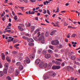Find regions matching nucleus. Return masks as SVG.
I'll return each instance as SVG.
<instances>
[{
  "label": "nucleus",
  "instance_id": "obj_1",
  "mask_svg": "<svg viewBox=\"0 0 80 80\" xmlns=\"http://www.w3.org/2000/svg\"><path fill=\"white\" fill-rule=\"evenodd\" d=\"M30 61L29 60V59L28 58V57H26V60H24L23 64V65L24 66H26L27 63H30Z\"/></svg>",
  "mask_w": 80,
  "mask_h": 80
},
{
  "label": "nucleus",
  "instance_id": "obj_2",
  "mask_svg": "<svg viewBox=\"0 0 80 80\" xmlns=\"http://www.w3.org/2000/svg\"><path fill=\"white\" fill-rule=\"evenodd\" d=\"M56 60L57 61H56V65H60L61 64V63L60 62H62V60L61 59H56Z\"/></svg>",
  "mask_w": 80,
  "mask_h": 80
},
{
  "label": "nucleus",
  "instance_id": "obj_3",
  "mask_svg": "<svg viewBox=\"0 0 80 80\" xmlns=\"http://www.w3.org/2000/svg\"><path fill=\"white\" fill-rule=\"evenodd\" d=\"M59 44V42L58 40H54L51 42V44L53 45H57Z\"/></svg>",
  "mask_w": 80,
  "mask_h": 80
},
{
  "label": "nucleus",
  "instance_id": "obj_4",
  "mask_svg": "<svg viewBox=\"0 0 80 80\" xmlns=\"http://www.w3.org/2000/svg\"><path fill=\"white\" fill-rule=\"evenodd\" d=\"M40 36V32H39L37 33V36L36 37H33V39H34L35 40H38L39 39Z\"/></svg>",
  "mask_w": 80,
  "mask_h": 80
},
{
  "label": "nucleus",
  "instance_id": "obj_5",
  "mask_svg": "<svg viewBox=\"0 0 80 80\" xmlns=\"http://www.w3.org/2000/svg\"><path fill=\"white\" fill-rule=\"evenodd\" d=\"M67 70H68V71H70L71 70H72V71H73V70L74 69H73V68L71 67L70 66H68L66 68Z\"/></svg>",
  "mask_w": 80,
  "mask_h": 80
},
{
  "label": "nucleus",
  "instance_id": "obj_6",
  "mask_svg": "<svg viewBox=\"0 0 80 80\" xmlns=\"http://www.w3.org/2000/svg\"><path fill=\"white\" fill-rule=\"evenodd\" d=\"M10 69H9V73H12L13 72V70H14V68H13V67L11 66L10 67Z\"/></svg>",
  "mask_w": 80,
  "mask_h": 80
},
{
  "label": "nucleus",
  "instance_id": "obj_7",
  "mask_svg": "<svg viewBox=\"0 0 80 80\" xmlns=\"http://www.w3.org/2000/svg\"><path fill=\"white\" fill-rule=\"evenodd\" d=\"M45 58L46 59H48L51 57V55L49 54H47L45 55Z\"/></svg>",
  "mask_w": 80,
  "mask_h": 80
},
{
  "label": "nucleus",
  "instance_id": "obj_8",
  "mask_svg": "<svg viewBox=\"0 0 80 80\" xmlns=\"http://www.w3.org/2000/svg\"><path fill=\"white\" fill-rule=\"evenodd\" d=\"M26 40L28 42H34V40H33L32 38H29L28 39H26Z\"/></svg>",
  "mask_w": 80,
  "mask_h": 80
},
{
  "label": "nucleus",
  "instance_id": "obj_9",
  "mask_svg": "<svg viewBox=\"0 0 80 80\" xmlns=\"http://www.w3.org/2000/svg\"><path fill=\"white\" fill-rule=\"evenodd\" d=\"M18 68L19 70L22 71L23 69V66L22 65H20L19 66Z\"/></svg>",
  "mask_w": 80,
  "mask_h": 80
},
{
  "label": "nucleus",
  "instance_id": "obj_10",
  "mask_svg": "<svg viewBox=\"0 0 80 80\" xmlns=\"http://www.w3.org/2000/svg\"><path fill=\"white\" fill-rule=\"evenodd\" d=\"M4 69H8L9 68V64L8 63H5L4 64Z\"/></svg>",
  "mask_w": 80,
  "mask_h": 80
},
{
  "label": "nucleus",
  "instance_id": "obj_11",
  "mask_svg": "<svg viewBox=\"0 0 80 80\" xmlns=\"http://www.w3.org/2000/svg\"><path fill=\"white\" fill-rule=\"evenodd\" d=\"M40 62V60L39 59H37L35 61V64H36V65H38V64H39Z\"/></svg>",
  "mask_w": 80,
  "mask_h": 80
},
{
  "label": "nucleus",
  "instance_id": "obj_12",
  "mask_svg": "<svg viewBox=\"0 0 80 80\" xmlns=\"http://www.w3.org/2000/svg\"><path fill=\"white\" fill-rule=\"evenodd\" d=\"M56 32V30H53V31L51 32V33H50V35L51 36H53L54 34Z\"/></svg>",
  "mask_w": 80,
  "mask_h": 80
},
{
  "label": "nucleus",
  "instance_id": "obj_13",
  "mask_svg": "<svg viewBox=\"0 0 80 80\" xmlns=\"http://www.w3.org/2000/svg\"><path fill=\"white\" fill-rule=\"evenodd\" d=\"M6 60H7V61L9 62H11V60H10V57H9L8 56L6 57Z\"/></svg>",
  "mask_w": 80,
  "mask_h": 80
},
{
  "label": "nucleus",
  "instance_id": "obj_14",
  "mask_svg": "<svg viewBox=\"0 0 80 80\" xmlns=\"http://www.w3.org/2000/svg\"><path fill=\"white\" fill-rule=\"evenodd\" d=\"M52 64L51 63H49L48 64V66H47V68L49 69L51 68L52 66Z\"/></svg>",
  "mask_w": 80,
  "mask_h": 80
},
{
  "label": "nucleus",
  "instance_id": "obj_15",
  "mask_svg": "<svg viewBox=\"0 0 80 80\" xmlns=\"http://www.w3.org/2000/svg\"><path fill=\"white\" fill-rule=\"evenodd\" d=\"M71 59L72 60H75L76 59V56L74 55H72L71 57Z\"/></svg>",
  "mask_w": 80,
  "mask_h": 80
},
{
  "label": "nucleus",
  "instance_id": "obj_16",
  "mask_svg": "<svg viewBox=\"0 0 80 80\" xmlns=\"http://www.w3.org/2000/svg\"><path fill=\"white\" fill-rule=\"evenodd\" d=\"M29 57L30 58H34V57H35L34 54L33 53L31 54V55H30V56H29Z\"/></svg>",
  "mask_w": 80,
  "mask_h": 80
},
{
  "label": "nucleus",
  "instance_id": "obj_17",
  "mask_svg": "<svg viewBox=\"0 0 80 80\" xmlns=\"http://www.w3.org/2000/svg\"><path fill=\"white\" fill-rule=\"evenodd\" d=\"M18 29H19V30L21 31H23V29L22 28L19 26H18Z\"/></svg>",
  "mask_w": 80,
  "mask_h": 80
},
{
  "label": "nucleus",
  "instance_id": "obj_18",
  "mask_svg": "<svg viewBox=\"0 0 80 80\" xmlns=\"http://www.w3.org/2000/svg\"><path fill=\"white\" fill-rule=\"evenodd\" d=\"M22 38H23V39H24L26 40H28V39L32 38H28V37H26V36H23L22 37Z\"/></svg>",
  "mask_w": 80,
  "mask_h": 80
},
{
  "label": "nucleus",
  "instance_id": "obj_19",
  "mask_svg": "<svg viewBox=\"0 0 80 80\" xmlns=\"http://www.w3.org/2000/svg\"><path fill=\"white\" fill-rule=\"evenodd\" d=\"M35 14V12L34 11H32L31 12L30 10L29 11V14H30V15H33L34 14Z\"/></svg>",
  "mask_w": 80,
  "mask_h": 80
},
{
  "label": "nucleus",
  "instance_id": "obj_20",
  "mask_svg": "<svg viewBox=\"0 0 80 80\" xmlns=\"http://www.w3.org/2000/svg\"><path fill=\"white\" fill-rule=\"evenodd\" d=\"M50 77L48 76H43V79L44 80H45L46 79H49Z\"/></svg>",
  "mask_w": 80,
  "mask_h": 80
},
{
  "label": "nucleus",
  "instance_id": "obj_21",
  "mask_svg": "<svg viewBox=\"0 0 80 80\" xmlns=\"http://www.w3.org/2000/svg\"><path fill=\"white\" fill-rule=\"evenodd\" d=\"M13 39L14 38H12L11 39H8V42H12L13 41Z\"/></svg>",
  "mask_w": 80,
  "mask_h": 80
},
{
  "label": "nucleus",
  "instance_id": "obj_22",
  "mask_svg": "<svg viewBox=\"0 0 80 80\" xmlns=\"http://www.w3.org/2000/svg\"><path fill=\"white\" fill-rule=\"evenodd\" d=\"M8 69L4 68V69L3 72L5 74H7V71L8 70Z\"/></svg>",
  "mask_w": 80,
  "mask_h": 80
},
{
  "label": "nucleus",
  "instance_id": "obj_23",
  "mask_svg": "<svg viewBox=\"0 0 80 80\" xmlns=\"http://www.w3.org/2000/svg\"><path fill=\"white\" fill-rule=\"evenodd\" d=\"M4 75V73L2 71L0 72V77H1L3 76Z\"/></svg>",
  "mask_w": 80,
  "mask_h": 80
},
{
  "label": "nucleus",
  "instance_id": "obj_24",
  "mask_svg": "<svg viewBox=\"0 0 80 80\" xmlns=\"http://www.w3.org/2000/svg\"><path fill=\"white\" fill-rule=\"evenodd\" d=\"M19 74V72H18V70H16L15 71V75L17 76Z\"/></svg>",
  "mask_w": 80,
  "mask_h": 80
},
{
  "label": "nucleus",
  "instance_id": "obj_25",
  "mask_svg": "<svg viewBox=\"0 0 80 80\" xmlns=\"http://www.w3.org/2000/svg\"><path fill=\"white\" fill-rule=\"evenodd\" d=\"M16 66H19L22 65L21 63V62H17V63L16 64Z\"/></svg>",
  "mask_w": 80,
  "mask_h": 80
},
{
  "label": "nucleus",
  "instance_id": "obj_26",
  "mask_svg": "<svg viewBox=\"0 0 80 80\" xmlns=\"http://www.w3.org/2000/svg\"><path fill=\"white\" fill-rule=\"evenodd\" d=\"M34 44L33 43H32L31 42H29V43H28V45H29V46H33L34 45Z\"/></svg>",
  "mask_w": 80,
  "mask_h": 80
},
{
  "label": "nucleus",
  "instance_id": "obj_27",
  "mask_svg": "<svg viewBox=\"0 0 80 80\" xmlns=\"http://www.w3.org/2000/svg\"><path fill=\"white\" fill-rule=\"evenodd\" d=\"M2 60H4L5 59V55L4 53L2 54Z\"/></svg>",
  "mask_w": 80,
  "mask_h": 80
},
{
  "label": "nucleus",
  "instance_id": "obj_28",
  "mask_svg": "<svg viewBox=\"0 0 80 80\" xmlns=\"http://www.w3.org/2000/svg\"><path fill=\"white\" fill-rule=\"evenodd\" d=\"M48 33L47 32H45V37H48Z\"/></svg>",
  "mask_w": 80,
  "mask_h": 80
},
{
  "label": "nucleus",
  "instance_id": "obj_29",
  "mask_svg": "<svg viewBox=\"0 0 80 80\" xmlns=\"http://www.w3.org/2000/svg\"><path fill=\"white\" fill-rule=\"evenodd\" d=\"M39 29H36V31H35L34 33V34L35 35L38 32H39Z\"/></svg>",
  "mask_w": 80,
  "mask_h": 80
},
{
  "label": "nucleus",
  "instance_id": "obj_30",
  "mask_svg": "<svg viewBox=\"0 0 80 80\" xmlns=\"http://www.w3.org/2000/svg\"><path fill=\"white\" fill-rule=\"evenodd\" d=\"M56 73H52V74H50V76L52 77L55 76H56Z\"/></svg>",
  "mask_w": 80,
  "mask_h": 80
},
{
  "label": "nucleus",
  "instance_id": "obj_31",
  "mask_svg": "<svg viewBox=\"0 0 80 80\" xmlns=\"http://www.w3.org/2000/svg\"><path fill=\"white\" fill-rule=\"evenodd\" d=\"M47 66L48 65L47 63H45V64H44L43 65V67H44V68H45L47 67Z\"/></svg>",
  "mask_w": 80,
  "mask_h": 80
},
{
  "label": "nucleus",
  "instance_id": "obj_32",
  "mask_svg": "<svg viewBox=\"0 0 80 80\" xmlns=\"http://www.w3.org/2000/svg\"><path fill=\"white\" fill-rule=\"evenodd\" d=\"M47 11L45 9H43V14H45L47 13Z\"/></svg>",
  "mask_w": 80,
  "mask_h": 80
},
{
  "label": "nucleus",
  "instance_id": "obj_33",
  "mask_svg": "<svg viewBox=\"0 0 80 80\" xmlns=\"http://www.w3.org/2000/svg\"><path fill=\"white\" fill-rule=\"evenodd\" d=\"M57 66L56 65H53V66H52V69L53 70H56V68Z\"/></svg>",
  "mask_w": 80,
  "mask_h": 80
},
{
  "label": "nucleus",
  "instance_id": "obj_34",
  "mask_svg": "<svg viewBox=\"0 0 80 80\" xmlns=\"http://www.w3.org/2000/svg\"><path fill=\"white\" fill-rule=\"evenodd\" d=\"M12 53L16 55L17 54V52H16V51H13L12 52Z\"/></svg>",
  "mask_w": 80,
  "mask_h": 80
},
{
  "label": "nucleus",
  "instance_id": "obj_35",
  "mask_svg": "<svg viewBox=\"0 0 80 80\" xmlns=\"http://www.w3.org/2000/svg\"><path fill=\"white\" fill-rule=\"evenodd\" d=\"M43 67V64L42 63H40L39 64V67L40 68H42Z\"/></svg>",
  "mask_w": 80,
  "mask_h": 80
},
{
  "label": "nucleus",
  "instance_id": "obj_36",
  "mask_svg": "<svg viewBox=\"0 0 80 80\" xmlns=\"http://www.w3.org/2000/svg\"><path fill=\"white\" fill-rule=\"evenodd\" d=\"M48 52L50 53H52L53 52V51L51 50H48Z\"/></svg>",
  "mask_w": 80,
  "mask_h": 80
},
{
  "label": "nucleus",
  "instance_id": "obj_37",
  "mask_svg": "<svg viewBox=\"0 0 80 80\" xmlns=\"http://www.w3.org/2000/svg\"><path fill=\"white\" fill-rule=\"evenodd\" d=\"M68 25V23H67L66 22H64V26H67V25Z\"/></svg>",
  "mask_w": 80,
  "mask_h": 80
},
{
  "label": "nucleus",
  "instance_id": "obj_38",
  "mask_svg": "<svg viewBox=\"0 0 80 80\" xmlns=\"http://www.w3.org/2000/svg\"><path fill=\"white\" fill-rule=\"evenodd\" d=\"M60 66H57L56 69H58L60 68Z\"/></svg>",
  "mask_w": 80,
  "mask_h": 80
},
{
  "label": "nucleus",
  "instance_id": "obj_39",
  "mask_svg": "<svg viewBox=\"0 0 80 80\" xmlns=\"http://www.w3.org/2000/svg\"><path fill=\"white\" fill-rule=\"evenodd\" d=\"M6 79L8 80H11V77H10L8 76L6 78Z\"/></svg>",
  "mask_w": 80,
  "mask_h": 80
},
{
  "label": "nucleus",
  "instance_id": "obj_40",
  "mask_svg": "<svg viewBox=\"0 0 80 80\" xmlns=\"http://www.w3.org/2000/svg\"><path fill=\"white\" fill-rule=\"evenodd\" d=\"M40 35H41V38H40V39H42V38L43 37V32L41 34H40Z\"/></svg>",
  "mask_w": 80,
  "mask_h": 80
},
{
  "label": "nucleus",
  "instance_id": "obj_41",
  "mask_svg": "<svg viewBox=\"0 0 80 80\" xmlns=\"http://www.w3.org/2000/svg\"><path fill=\"white\" fill-rule=\"evenodd\" d=\"M55 24L56 25H53L54 26H56V27L58 26V22H56Z\"/></svg>",
  "mask_w": 80,
  "mask_h": 80
},
{
  "label": "nucleus",
  "instance_id": "obj_42",
  "mask_svg": "<svg viewBox=\"0 0 80 80\" xmlns=\"http://www.w3.org/2000/svg\"><path fill=\"white\" fill-rule=\"evenodd\" d=\"M47 13L49 15H50L51 14L50 12V11L49 10H47Z\"/></svg>",
  "mask_w": 80,
  "mask_h": 80
},
{
  "label": "nucleus",
  "instance_id": "obj_43",
  "mask_svg": "<svg viewBox=\"0 0 80 80\" xmlns=\"http://www.w3.org/2000/svg\"><path fill=\"white\" fill-rule=\"evenodd\" d=\"M74 62H75V64H76L77 65H79V62H76V61H74Z\"/></svg>",
  "mask_w": 80,
  "mask_h": 80
},
{
  "label": "nucleus",
  "instance_id": "obj_44",
  "mask_svg": "<svg viewBox=\"0 0 80 80\" xmlns=\"http://www.w3.org/2000/svg\"><path fill=\"white\" fill-rule=\"evenodd\" d=\"M19 45H20V44H17L15 45V46H14V47H15V48H16L17 47L19 46Z\"/></svg>",
  "mask_w": 80,
  "mask_h": 80
},
{
  "label": "nucleus",
  "instance_id": "obj_45",
  "mask_svg": "<svg viewBox=\"0 0 80 80\" xmlns=\"http://www.w3.org/2000/svg\"><path fill=\"white\" fill-rule=\"evenodd\" d=\"M76 36V34H73L71 36V37H72L73 38H74Z\"/></svg>",
  "mask_w": 80,
  "mask_h": 80
},
{
  "label": "nucleus",
  "instance_id": "obj_46",
  "mask_svg": "<svg viewBox=\"0 0 80 80\" xmlns=\"http://www.w3.org/2000/svg\"><path fill=\"white\" fill-rule=\"evenodd\" d=\"M68 28H72V29L75 28H73L72 27L70 26H68Z\"/></svg>",
  "mask_w": 80,
  "mask_h": 80
},
{
  "label": "nucleus",
  "instance_id": "obj_47",
  "mask_svg": "<svg viewBox=\"0 0 80 80\" xmlns=\"http://www.w3.org/2000/svg\"><path fill=\"white\" fill-rule=\"evenodd\" d=\"M18 7L22 9V10H23V9H24V8H23V7H19L18 6Z\"/></svg>",
  "mask_w": 80,
  "mask_h": 80
},
{
  "label": "nucleus",
  "instance_id": "obj_48",
  "mask_svg": "<svg viewBox=\"0 0 80 80\" xmlns=\"http://www.w3.org/2000/svg\"><path fill=\"white\" fill-rule=\"evenodd\" d=\"M5 31H5V32H9V33L11 32V30H5Z\"/></svg>",
  "mask_w": 80,
  "mask_h": 80
},
{
  "label": "nucleus",
  "instance_id": "obj_49",
  "mask_svg": "<svg viewBox=\"0 0 80 80\" xmlns=\"http://www.w3.org/2000/svg\"><path fill=\"white\" fill-rule=\"evenodd\" d=\"M77 44V42H72V44H74V45H76Z\"/></svg>",
  "mask_w": 80,
  "mask_h": 80
},
{
  "label": "nucleus",
  "instance_id": "obj_50",
  "mask_svg": "<svg viewBox=\"0 0 80 80\" xmlns=\"http://www.w3.org/2000/svg\"><path fill=\"white\" fill-rule=\"evenodd\" d=\"M11 29V28H5V30H9Z\"/></svg>",
  "mask_w": 80,
  "mask_h": 80
},
{
  "label": "nucleus",
  "instance_id": "obj_51",
  "mask_svg": "<svg viewBox=\"0 0 80 80\" xmlns=\"http://www.w3.org/2000/svg\"><path fill=\"white\" fill-rule=\"evenodd\" d=\"M65 65V63L64 62H62V64H61V65L62 67H63Z\"/></svg>",
  "mask_w": 80,
  "mask_h": 80
},
{
  "label": "nucleus",
  "instance_id": "obj_52",
  "mask_svg": "<svg viewBox=\"0 0 80 80\" xmlns=\"http://www.w3.org/2000/svg\"><path fill=\"white\" fill-rule=\"evenodd\" d=\"M49 48L51 49H53V47L51 45H49Z\"/></svg>",
  "mask_w": 80,
  "mask_h": 80
},
{
  "label": "nucleus",
  "instance_id": "obj_53",
  "mask_svg": "<svg viewBox=\"0 0 80 80\" xmlns=\"http://www.w3.org/2000/svg\"><path fill=\"white\" fill-rule=\"evenodd\" d=\"M34 29H35L34 27H32V31H34Z\"/></svg>",
  "mask_w": 80,
  "mask_h": 80
},
{
  "label": "nucleus",
  "instance_id": "obj_54",
  "mask_svg": "<svg viewBox=\"0 0 80 80\" xmlns=\"http://www.w3.org/2000/svg\"><path fill=\"white\" fill-rule=\"evenodd\" d=\"M4 14H5V12H3V13H2V15H1V17H3V16H4Z\"/></svg>",
  "mask_w": 80,
  "mask_h": 80
},
{
  "label": "nucleus",
  "instance_id": "obj_55",
  "mask_svg": "<svg viewBox=\"0 0 80 80\" xmlns=\"http://www.w3.org/2000/svg\"><path fill=\"white\" fill-rule=\"evenodd\" d=\"M17 42H18V41H17V39H15L14 42H13V43H16Z\"/></svg>",
  "mask_w": 80,
  "mask_h": 80
},
{
  "label": "nucleus",
  "instance_id": "obj_56",
  "mask_svg": "<svg viewBox=\"0 0 80 80\" xmlns=\"http://www.w3.org/2000/svg\"><path fill=\"white\" fill-rule=\"evenodd\" d=\"M30 1H31L32 2H35V0H30Z\"/></svg>",
  "mask_w": 80,
  "mask_h": 80
},
{
  "label": "nucleus",
  "instance_id": "obj_57",
  "mask_svg": "<svg viewBox=\"0 0 80 80\" xmlns=\"http://www.w3.org/2000/svg\"><path fill=\"white\" fill-rule=\"evenodd\" d=\"M3 67V65H2V64H0V69L2 68Z\"/></svg>",
  "mask_w": 80,
  "mask_h": 80
},
{
  "label": "nucleus",
  "instance_id": "obj_58",
  "mask_svg": "<svg viewBox=\"0 0 80 80\" xmlns=\"http://www.w3.org/2000/svg\"><path fill=\"white\" fill-rule=\"evenodd\" d=\"M18 59L19 61H21L22 60V58L21 57H19Z\"/></svg>",
  "mask_w": 80,
  "mask_h": 80
},
{
  "label": "nucleus",
  "instance_id": "obj_59",
  "mask_svg": "<svg viewBox=\"0 0 80 80\" xmlns=\"http://www.w3.org/2000/svg\"><path fill=\"white\" fill-rule=\"evenodd\" d=\"M62 45L61 44H59V48H62Z\"/></svg>",
  "mask_w": 80,
  "mask_h": 80
},
{
  "label": "nucleus",
  "instance_id": "obj_60",
  "mask_svg": "<svg viewBox=\"0 0 80 80\" xmlns=\"http://www.w3.org/2000/svg\"><path fill=\"white\" fill-rule=\"evenodd\" d=\"M12 15H13V16L15 15V13H14V12H13V11H12Z\"/></svg>",
  "mask_w": 80,
  "mask_h": 80
},
{
  "label": "nucleus",
  "instance_id": "obj_61",
  "mask_svg": "<svg viewBox=\"0 0 80 80\" xmlns=\"http://www.w3.org/2000/svg\"><path fill=\"white\" fill-rule=\"evenodd\" d=\"M26 36L27 37H29V34L28 33H26Z\"/></svg>",
  "mask_w": 80,
  "mask_h": 80
},
{
  "label": "nucleus",
  "instance_id": "obj_62",
  "mask_svg": "<svg viewBox=\"0 0 80 80\" xmlns=\"http://www.w3.org/2000/svg\"><path fill=\"white\" fill-rule=\"evenodd\" d=\"M74 78L73 77H71V80H74Z\"/></svg>",
  "mask_w": 80,
  "mask_h": 80
},
{
  "label": "nucleus",
  "instance_id": "obj_63",
  "mask_svg": "<svg viewBox=\"0 0 80 80\" xmlns=\"http://www.w3.org/2000/svg\"><path fill=\"white\" fill-rule=\"evenodd\" d=\"M12 62L13 63H15V59H12Z\"/></svg>",
  "mask_w": 80,
  "mask_h": 80
},
{
  "label": "nucleus",
  "instance_id": "obj_64",
  "mask_svg": "<svg viewBox=\"0 0 80 80\" xmlns=\"http://www.w3.org/2000/svg\"><path fill=\"white\" fill-rule=\"evenodd\" d=\"M55 57L56 58H57L58 57V55L57 54H55Z\"/></svg>",
  "mask_w": 80,
  "mask_h": 80
}]
</instances>
